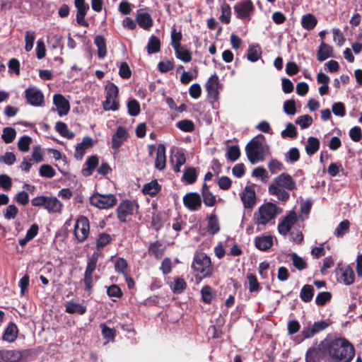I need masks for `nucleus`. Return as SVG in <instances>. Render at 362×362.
Segmentation results:
<instances>
[{"label":"nucleus","instance_id":"393cba45","mask_svg":"<svg viewBox=\"0 0 362 362\" xmlns=\"http://www.w3.org/2000/svg\"><path fill=\"white\" fill-rule=\"evenodd\" d=\"M255 246L260 250H269L273 245V239L271 235L257 237L255 240Z\"/></svg>","mask_w":362,"mask_h":362},{"label":"nucleus","instance_id":"a211bd4d","mask_svg":"<svg viewBox=\"0 0 362 362\" xmlns=\"http://www.w3.org/2000/svg\"><path fill=\"white\" fill-rule=\"evenodd\" d=\"M98 261V255L93 254L89 259L84 275V283L87 289H90L92 287L93 277L92 274L96 268Z\"/></svg>","mask_w":362,"mask_h":362},{"label":"nucleus","instance_id":"bb28decb","mask_svg":"<svg viewBox=\"0 0 362 362\" xmlns=\"http://www.w3.org/2000/svg\"><path fill=\"white\" fill-rule=\"evenodd\" d=\"M65 310L69 314L83 315L86 311V308L79 303L68 301L65 303Z\"/></svg>","mask_w":362,"mask_h":362},{"label":"nucleus","instance_id":"0eeeda50","mask_svg":"<svg viewBox=\"0 0 362 362\" xmlns=\"http://www.w3.org/2000/svg\"><path fill=\"white\" fill-rule=\"evenodd\" d=\"M90 204L100 209H107L112 207L117 204V199L115 195L102 194L95 193L90 197Z\"/></svg>","mask_w":362,"mask_h":362},{"label":"nucleus","instance_id":"2f4dec72","mask_svg":"<svg viewBox=\"0 0 362 362\" xmlns=\"http://www.w3.org/2000/svg\"><path fill=\"white\" fill-rule=\"evenodd\" d=\"M320 148V141L315 137L310 136L308 139V143L305 146L306 153L309 155H313Z\"/></svg>","mask_w":362,"mask_h":362},{"label":"nucleus","instance_id":"7c9ffc66","mask_svg":"<svg viewBox=\"0 0 362 362\" xmlns=\"http://www.w3.org/2000/svg\"><path fill=\"white\" fill-rule=\"evenodd\" d=\"M18 329L14 324H10L6 329L3 339L8 342H13L17 337Z\"/></svg>","mask_w":362,"mask_h":362},{"label":"nucleus","instance_id":"7ed1b4c3","mask_svg":"<svg viewBox=\"0 0 362 362\" xmlns=\"http://www.w3.org/2000/svg\"><path fill=\"white\" fill-rule=\"evenodd\" d=\"M296 188V184L293 177L288 173H283L275 177L273 183L269 187V193L276 196L278 199L286 202L289 198L286 190L291 191Z\"/></svg>","mask_w":362,"mask_h":362},{"label":"nucleus","instance_id":"4468645a","mask_svg":"<svg viewBox=\"0 0 362 362\" xmlns=\"http://www.w3.org/2000/svg\"><path fill=\"white\" fill-rule=\"evenodd\" d=\"M183 204L189 211H198L202 206V198L197 192H189L183 197Z\"/></svg>","mask_w":362,"mask_h":362},{"label":"nucleus","instance_id":"09e8293b","mask_svg":"<svg viewBox=\"0 0 362 362\" xmlns=\"http://www.w3.org/2000/svg\"><path fill=\"white\" fill-rule=\"evenodd\" d=\"M35 39V32L34 31H33V30H28V31L25 32V49L27 52H29V51H30L33 49Z\"/></svg>","mask_w":362,"mask_h":362},{"label":"nucleus","instance_id":"bf43d9fd","mask_svg":"<svg viewBox=\"0 0 362 362\" xmlns=\"http://www.w3.org/2000/svg\"><path fill=\"white\" fill-rule=\"evenodd\" d=\"M183 177L189 184L194 183L197 180L195 169L193 168H187L184 173Z\"/></svg>","mask_w":362,"mask_h":362},{"label":"nucleus","instance_id":"aec40b11","mask_svg":"<svg viewBox=\"0 0 362 362\" xmlns=\"http://www.w3.org/2000/svg\"><path fill=\"white\" fill-rule=\"evenodd\" d=\"M128 132L124 127H119L112 138V148L117 149L127 139Z\"/></svg>","mask_w":362,"mask_h":362},{"label":"nucleus","instance_id":"6e6d98bb","mask_svg":"<svg viewBox=\"0 0 362 362\" xmlns=\"http://www.w3.org/2000/svg\"><path fill=\"white\" fill-rule=\"evenodd\" d=\"M197 76V70L194 69L192 71H184L180 77V81L187 84Z\"/></svg>","mask_w":362,"mask_h":362},{"label":"nucleus","instance_id":"cd10ccee","mask_svg":"<svg viewBox=\"0 0 362 362\" xmlns=\"http://www.w3.org/2000/svg\"><path fill=\"white\" fill-rule=\"evenodd\" d=\"M317 23V18L311 13H308L302 17L301 25L305 30H313L316 26Z\"/></svg>","mask_w":362,"mask_h":362},{"label":"nucleus","instance_id":"5fc2aeb1","mask_svg":"<svg viewBox=\"0 0 362 362\" xmlns=\"http://www.w3.org/2000/svg\"><path fill=\"white\" fill-rule=\"evenodd\" d=\"M18 212V208L13 204H10L4 211V216L7 220L13 219L16 218Z\"/></svg>","mask_w":362,"mask_h":362},{"label":"nucleus","instance_id":"39448f33","mask_svg":"<svg viewBox=\"0 0 362 362\" xmlns=\"http://www.w3.org/2000/svg\"><path fill=\"white\" fill-rule=\"evenodd\" d=\"M192 267L202 277L209 276L213 270L210 258L202 252H198L194 255Z\"/></svg>","mask_w":362,"mask_h":362},{"label":"nucleus","instance_id":"a878e982","mask_svg":"<svg viewBox=\"0 0 362 362\" xmlns=\"http://www.w3.org/2000/svg\"><path fill=\"white\" fill-rule=\"evenodd\" d=\"M202 194L203 202L207 206H213L216 204V197L213 193L209 190L208 185L206 183L203 184L202 189Z\"/></svg>","mask_w":362,"mask_h":362},{"label":"nucleus","instance_id":"f8f14e48","mask_svg":"<svg viewBox=\"0 0 362 362\" xmlns=\"http://www.w3.org/2000/svg\"><path fill=\"white\" fill-rule=\"evenodd\" d=\"M240 197L245 209H252L255 206L257 197L253 186H246Z\"/></svg>","mask_w":362,"mask_h":362},{"label":"nucleus","instance_id":"c756f323","mask_svg":"<svg viewBox=\"0 0 362 362\" xmlns=\"http://www.w3.org/2000/svg\"><path fill=\"white\" fill-rule=\"evenodd\" d=\"M262 50L258 45H251L247 50V59L252 62H257L261 57Z\"/></svg>","mask_w":362,"mask_h":362},{"label":"nucleus","instance_id":"79ce46f5","mask_svg":"<svg viewBox=\"0 0 362 362\" xmlns=\"http://www.w3.org/2000/svg\"><path fill=\"white\" fill-rule=\"evenodd\" d=\"M115 269L117 272L122 274L124 276L129 274L127 262L123 258H118L115 260Z\"/></svg>","mask_w":362,"mask_h":362},{"label":"nucleus","instance_id":"680f3d73","mask_svg":"<svg viewBox=\"0 0 362 362\" xmlns=\"http://www.w3.org/2000/svg\"><path fill=\"white\" fill-rule=\"evenodd\" d=\"M300 153L297 148H291L286 154V162H296L299 159Z\"/></svg>","mask_w":362,"mask_h":362},{"label":"nucleus","instance_id":"ea45409f","mask_svg":"<svg viewBox=\"0 0 362 362\" xmlns=\"http://www.w3.org/2000/svg\"><path fill=\"white\" fill-rule=\"evenodd\" d=\"M55 129L62 136L68 139H72L74 136V134L69 130L67 125L64 122H57Z\"/></svg>","mask_w":362,"mask_h":362},{"label":"nucleus","instance_id":"864d4df0","mask_svg":"<svg viewBox=\"0 0 362 362\" xmlns=\"http://www.w3.org/2000/svg\"><path fill=\"white\" fill-rule=\"evenodd\" d=\"M312 122L313 119L311 116L308 115L300 116L296 120V123L298 124L301 129L308 128L312 124Z\"/></svg>","mask_w":362,"mask_h":362},{"label":"nucleus","instance_id":"338daca9","mask_svg":"<svg viewBox=\"0 0 362 362\" xmlns=\"http://www.w3.org/2000/svg\"><path fill=\"white\" fill-rule=\"evenodd\" d=\"M240 154V149L237 146H232L229 147L227 151L228 158L232 161L238 160Z\"/></svg>","mask_w":362,"mask_h":362},{"label":"nucleus","instance_id":"37998d69","mask_svg":"<svg viewBox=\"0 0 362 362\" xmlns=\"http://www.w3.org/2000/svg\"><path fill=\"white\" fill-rule=\"evenodd\" d=\"M128 113L131 116H136L140 112V105L135 99H130L127 103Z\"/></svg>","mask_w":362,"mask_h":362},{"label":"nucleus","instance_id":"9b49d317","mask_svg":"<svg viewBox=\"0 0 362 362\" xmlns=\"http://www.w3.org/2000/svg\"><path fill=\"white\" fill-rule=\"evenodd\" d=\"M28 356L26 350H5L0 351V361L3 362H21Z\"/></svg>","mask_w":362,"mask_h":362},{"label":"nucleus","instance_id":"4c0bfd02","mask_svg":"<svg viewBox=\"0 0 362 362\" xmlns=\"http://www.w3.org/2000/svg\"><path fill=\"white\" fill-rule=\"evenodd\" d=\"M174 49L177 58L185 63L191 61L192 56L189 50L184 49L182 46H180L177 48H174Z\"/></svg>","mask_w":362,"mask_h":362},{"label":"nucleus","instance_id":"052dcab7","mask_svg":"<svg viewBox=\"0 0 362 362\" xmlns=\"http://www.w3.org/2000/svg\"><path fill=\"white\" fill-rule=\"evenodd\" d=\"M332 295L329 292H320L316 296L315 303L318 305H323L331 299Z\"/></svg>","mask_w":362,"mask_h":362},{"label":"nucleus","instance_id":"423d86ee","mask_svg":"<svg viewBox=\"0 0 362 362\" xmlns=\"http://www.w3.org/2000/svg\"><path fill=\"white\" fill-rule=\"evenodd\" d=\"M31 204L34 206H42L51 213H58L62 210V203L56 197L40 196L33 198Z\"/></svg>","mask_w":362,"mask_h":362},{"label":"nucleus","instance_id":"5701e85b","mask_svg":"<svg viewBox=\"0 0 362 362\" xmlns=\"http://www.w3.org/2000/svg\"><path fill=\"white\" fill-rule=\"evenodd\" d=\"M136 21L139 25L144 30H149L153 25V19L148 13L138 12Z\"/></svg>","mask_w":362,"mask_h":362},{"label":"nucleus","instance_id":"774afa93","mask_svg":"<svg viewBox=\"0 0 362 362\" xmlns=\"http://www.w3.org/2000/svg\"><path fill=\"white\" fill-rule=\"evenodd\" d=\"M106 96L117 98L118 95V88L112 83H110L105 86Z\"/></svg>","mask_w":362,"mask_h":362},{"label":"nucleus","instance_id":"4d7b16f0","mask_svg":"<svg viewBox=\"0 0 362 362\" xmlns=\"http://www.w3.org/2000/svg\"><path fill=\"white\" fill-rule=\"evenodd\" d=\"M230 7L228 4H224L221 6V15L220 16V20L225 23H228L230 22Z\"/></svg>","mask_w":362,"mask_h":362},{"label":"nucleus","instance_id":"3c124183","mask_svg":"<svg viewBox=\"0 0 362 362\" xmlns=\"http://www.w3.org/2000/svg\"><path fill=\"white\" fill-rule=\"evenodd\" d=\"M31 141H32V139L30 136H22L18 142V149L23 152L28 151Z\"/></svg>","mask_w":362,"mask_h":362},{"label":"nucleus","instance_id":"58836bf2","mask_svg":"<svg viewBox=\"0 0 362 362\" xmlns=\"http://www.w3.org/2000/svg\"><path fill=\"white\" fill-rule=\"evenodd\" d=\"M160 42L159 39L156 36H151L149 38L148 45H147V50L148 54L156 53L160 51Z\"/></svg>","mask_w":362,"mask_h":362},{"label":"nucleus","instance_id":"72a5a7b5","mask_svg":"<svg viewBox=\"0 0 362 362\" xmlns=\"http://www.w3.org/2000/svg\"><path fill=\"white\" fill-rule=\"evenodd\" d=\"M341 278L346 285H351L354 283L355 276L353 269L350 267H346L341 269Z\"/></svg>","mask_w":362,"mask_h":362},{"label":"nucleus","instance_id":"69168bd1","mask_svg":"<svg viewBox=\"0 0 362 362\" xmlns=\"http://www.w3.org/2000/svg\"><path fill=\"white\" fill-rule=\"evenodd\" d=\"M186 287V283L184 279L177 278L174 280L172 289L175 293H181Z\"/></svg>","mask_w":362,"mask_h":362},{"label":"nucleus","instance_id":"603ef678","mask_svg":"<svg viewBox=\"0 0 362 362\" xmlns=\"http://www.w3.org/2000/svg\"><path fill=\"white\" fill-rule=\"evenodd\" d=\"M202 300L206 303H210L214 298L212 288L209 286H204L201 290Z\"/></svg>","mask_w":362,"mask_h":362},{"label":"nucleus","instance_id":"2eb2a0df","mask_svg":"<svg viewBox=\"0 0 362 362\" xmlns=\"http://www.w3.org/2000/svg\"><path fill=\"white\" fill-rule=\"evenodd\" d=\"M297 221V215L294 211H291L278 225V231L282 235H286L290 231L292 226Z\"/></svg>","mask_w":362,"mask_h":362},{"label":"nucleus","instance_id":"c85d7f7f","mask_svg":"<svg viewBox=\"0 0 362 362\" xmlns=\"http://www.w3.org/2000/svg\"><path fill=\"white\" fill-rule=\"evenodd\" d=\"M94 43L98 47V57L104 58L107 54V47L104 37L102 35H97L94 39Z\"/></svg>","mask_w":362,"mask_h":362},{"label":"nucleus","instance_id":"a18cd8bd","mask_svg":"<svg viewBox=\"0 0 362 362\" xmlns=\"http://www.w3.org/2000/svg\"><path fill=\"white\" fill-rule=\"evenodd\" d=\"M103 108L105 110H117L119 105L117 98L106 96V99L103 103Z\"/></svg>","mask_w":362,"mask_h":362},{"label":"nucleus","instance_id":"f704fd0d","mask_svg":"<svg viewBox=\"0 0 362 362\" xmlns=\"http://www.w3.org/2000/svg\"><path fill=\"white\" fill-rule=\"evenodd\" d=\"M87 168L83 170V175L84 176H89L92 174L93 170L98 164V158L96 156L90 157L86 163Z\"/></svg>","mask_w":362,"mask_h":362},{"label":"nucleus","instance_id":"9d476101","mask_svg":"<svg viewBox=\"0 0 362 362\" xmlns=\"http://www.w3.org/2000/svg\"><path fill=\"white\" fill-rule=\"evenodd\" d=\"M25 97L27 103L35 107H40L44 104V95L36 87H29L25 90Z\"/></svg>","mask_w":362,"mask_h":362},{"label":"nucleus","instance_id":"f257e3e1","mask_svg":"<svg viewBox=\"0 0 362 362\" xmlns=\"http://www.w3.org/2000/svg\"><path fill=\"white\" fill-rule=\"evenodd\" d=\"M320 349L329 362H350L355 354L354 346L344 338L323 341Z\"/></svg>","mask_w":362,"mask_h":362},{"label":"nucleus","instance_id":"b1692460","mask_svg":"<svg viewBox=\"0 0 362 362\" xmlns=\"http://www.w3.org/2000/svg\"><path fill=\"white\" fill-rule=\"evenodd\" d=\"M165 147L163 144H159L157 148L155 166L158 170H163L165 167Z\"/></svg>","mask_w":362,"mask_h":362},{"label":"nucleus","instance_id":"6e6552de","mask_svg":"<svg viewBox=\"0 0 362 362\" xmlns=\"http://www.w3.org/2000/svg\"><path fill=\"white\" fill-rule=\"evenodd\" d=\"M254 10L251 0H241L234 6L235 16L243 21H250Z\"/></svg>","mask_w":362,"mask_h":362},{"label":"nucleus","instance_id":"1a4fd4ad","mask_svg":"<svg viewBox=\"0 0 362 362\" xmlns=\"http://www.w3.org/2000/svg\"><path fill=\"white\" fill-rule=\"evenodd\" d=\"M89 221L85 216L79 217L74 226V234L79 242H83L89 234Z\"/></svg>","mask_w":362,"mask_h":362},{"label":"nucleus","instance_id":"49530a36","mask_svg":"<svg viewBox=\"0 0 362 362\" xmlns=\"http://www.w3.org/2000/svg\"><path fill=\"white\" fill-rule=\"evenodd\" d=\"M320 351L316 348H310L305 355L306 362H319Z\"/></svg>","mask_w":362,"mask_h":362},{"label":"nucleus","instance_id":"f03ea898","mask_svg":"<svg viewBox=\"0 0 362 362\" xmlns=\"http://www.w3.org/2000/svg\"><path fill=\"white\" fill-rule=\"evenodd\" d=\"M281 212L282 209L274 203L267 202L261 205L253 214V221L257 230H263L267 225H273Z\"/></svg>","mask_w":362,"mask_h":362},{"label":"nucleus","instance_id":"de8ad7c7","mask_svg":"<svg viewBox=\"0 0 362 362\" xmlns=\"http://www.w3.org/2000/svg\"><path fill=\"white\" fill-rule=\"evenodd\" d=\"M291 260L293 266L298 270H303L307 267L305 261L296 253L291 255Z\"/></svg>","mask_w":362,"mask_h":362},{"label":"nucleus","instance_id":"6ab92c4d","mask_svg":"<svg viewBox=\"0 0 362 362\" xmlns=\"http://www.w3.org/2000/svg\"><path fill=\"white\" fill-rule=\"evenodd\" d=\"M135 209V205L130 201H124L122 202L117 208V216L118 218L125 222L127 217L132 215Z\"/></svg>","mask_w":362,"mask_h":362},{"label":"nucleus","instance_id":"dca6fc26","mask_svg":"<svg viewBox=\"0 0 362 362\" xmlns=\"http://www.w3.org/2000/svg\"><path fill=\"white\" fill-rule=\"evenodd\" d=\"M74 5L77 8V23L85 27H88V23L85 20V16L87 11L89 10V5L85 2V0H74Z\"/></svg>","mask_w":362,"mask_h":362},{"label":"nucleus","instance_id":"a19ab883","mask_svg":"<svg viewBox=\"0 0 362 362\" xmlns=\"http://www.w3.org/2000/svg\"><path fill=\"white\" fill-rule=\"evenodd\" d=\"M16 136V132L12 127H5L3 129L1 138L6 144L11 143Z\"/></svg>","mask_w":362,"mask_h":362},{"label":"nucleus","instance_id":"473e14b6","mask_svg":"<svg viewBox=\"0 0 362 362\" xmlns=\"http://www.w3.org/2000/svg\"><path fill=\"white\" fill-rule=\"evenodd\" d=\"M160 190V186L157 180H152L151 182L146 184L143 187V192L146 194L151 196L156 195Z\"/></svg>","mask_w":362,"mask_h":362},{"label":"nucleus","instance_id":"c9c22d12","mask_svg":"<svg viewBox=\"0 0 362 362\" xmlns=\"http://www.w3.org/2000/svg\"><path fill=\"white\" fill-rule=\"evenodd\" d=\"M220 230L218 218L216 215L211 214L209 217L207 230L211 234L214 235L217 233Z\"/></svg>","mask_w":362,"mask_h":362},{"label":"nucleus","instance_id":"13d9d810","mask_svg":"<svg viewBox=\"0 0 362 362\" xmlns=\"http://www.w3.org/2000/svg\"><path fill=\"white\" fill-rule=\"evenodd\" d=\"M40 175L42 177L52 178L55 175L54 170L49 165H42L40 168Z\"/></svg>","mask_w":362,"mask_h":362},{"label":"nucleus","instance_id":"20e7f679","mask_svg":"<svg viewBox=\"0 0 362 362\" xmlns=\"http://www.w3.org/2000/svg\"><path fill=\"white\" fill-rule=\"evenodd\" d=\"M264 143V136L259 134L247 144L245 148L246 154L252 163H256L262 158Z\"/></svg>","mask_w":362,"mask_h":362},{"label":"nucleus","instance_id":"c03bdc74","mask_svg":"<svg viewBox=\"0 0 362 362\" xmlns=\"http://www.w3.org/2000/svg\"><path fill=\"white\" fill-rule=\"evenodd\" d=\"M176 126L180 130L186 132H191L194 129V124L192 121L183 119L177 122Z\"/></svg>","mask_w":362,"mask_h":362},{"label":"nucleus","instance_id":"e2e57ef3","mask_svg":"<svg viewBox=\"0 0 362 362\" xmlns=\"http://www.w3.org/2000/svg\"><path fill=\"white\" fill-rule=\"evenodd\" d=\"M281 134L283 138L295 137L296 136V130L295 126L292 123L287 124L286 129L283 130Z\"/></svg>","mask_w":362,"mask_h":362},{"label":"nucleus","instance_id":"412c9836","mask_svg":"<svg viewBox=\"0 0 362 362\" xmlns=\"http://www.w3.org/2000/svg\"><path fill=\"white\" fill-rule=\"evenodd\" d=\"M93 145V139L90 137H84L82 141L76 146L74 156L76 159L81 160L86 153V149Z\"/></svg>","mask_w":362,"mask_h":362},{"label":"nucleus","instance_id":"8fccbe9b","mask_svg":"<svg viewBox=\"0 0 362 362\" xmlns=\"http://www.w3.org/2000/svg\"><path fill=\"white\" fill-rule=\"evenodd\" d=\"M349 229V222L347 220L341 221L334 230V235L337 237H342Z\"/></svg>","mask_w":362,"mask_h":362},{"label":"nucleus","instance_id":"4be33fe9","mask_svg":"<svg viewBox=\"0 0 362 362\" xmlns=\"http://www.w3.org/2000/svg\"><path fill=\"white\" fill-rule=\"evenodd\" d=\"M332 57H333L332 47L322 40L317 52V59L320 62H323Z\"/></svg>","mask_w":362,"mask_h":362},{"label":"nucleus","instance_id":"e433bc0d","mask_svg":"<svg viewBox=\"0 0 362 362\" xmlns=\"http://www.w3.org/2000/svg\"><path fill=\"white\" fill-rule=\"evenodd\" d=\"M314 295V288L310 285H305L301 288L300 297L304 302H309Z\"/></svg>","mask_w":362,"mask_h":362},{"label":"nucleus","instance_id":"0e129e2a","mask_svg":"<svg viewBox=\"0 0 362 362\" xmlns=\"http://www.w3.org/2000/svg\"><path fill=\"white\" fill-rule=\"evenodd\" d=\"M182 39V34L180 32H177L175 29H173L171 33V45L174 48H177L181 46L180 40Z\"/></svg>","mask_w":362,"mask_h":362},{"label":"nucleus","instance_id":"ddd939ff","mask_svg":"<svg viewBox=\"0 0 362 362\" xmlns=\"http://www.w3.org/2000/svg\"><path fill=\"white\" fill-rule=\"evenodd\" d=\"M219 80L217 75L215 74L212 75L206 81L205 84L206 90L208 93V98L209 100L213 103L218 99V88Z\"/></svg>","mask_w":362,"mask_h":362},{"label":"nucleus","instance_id":"f3484780","mask_svg":"<svg viewBox=\"0 0 362 362\" xmlns=\"http://www.w3.org/2000/svg\"><path fill=\"white\" fill-rule=\"evenodd\" d=\"M53 103L60 117L65 116L69 112V102L62 95L55 94L53 97Z\"/></svg>","mask_w":362,"mask_h":362}]
</instances>
